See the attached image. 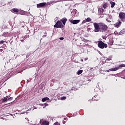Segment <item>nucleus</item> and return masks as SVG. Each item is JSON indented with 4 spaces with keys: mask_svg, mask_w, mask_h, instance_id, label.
Masks as SVG:
<instances>
[{
    "mask_svg": "<svg viewBox=\"0 0 125 125\" xmlns=\"http://www.w3.org/2000/svg\"><path fill=\"white\" fill-rule=\"evenodd\" d=\"M94 27V32L98 33V32H105L108 29V26L105 23L100 22L96 23L95 22L93 23Z\"/></svg>",
    "mask_w": 125,
    "mask_h": 125,
    "instance_id": "nucleus-1",
    "label": "nucleus"
},
{
    "mask_svg": "<svg viewBox=\"0 0 125 125\" xmlns=\"http://www.w3.org/2000/svg\"><path fill=\"white\" fill-rule=\"evenodd\" d=\"M98 46L99 47V48L103 49V48H107V47H108V45L104 43V42H102V41H100L98 42Z\"/></svg>",
    "mask_w": 125,
    "mask_h": 125,
    "instance_id": "nucleus-2",
    "label": "nucleus"
},
{
    "mask_svg": "<svg viewBox=\"0 0 125 125\" xmlns=\"http://www.w3.org/2000/svg\"><path fill=\"white\" fill-rule=\"evenodd\" d=\"M54 28H64V26L63 24H62V22L61 21H58L54 25Z\"/></svg>",
    "mask_w": 125,
    "mask_h": 125,
    "instance_id": "nucleus-3",
    "label": "nucleus"
},
{
    "mask_svg": "<svg viewBox=\"0 0 125 125\" xmlns=\"http://www.w3.org/2000/svg\"><path fill=\"white\" fill-rule=\"evenodd\" d=\"M119 18H120L122 22H125V13L124 12L119 13Z\"/></svg>",
    "mask_w": 125,
    "mask_h": 125,
    "instance_id": "nucleus-4",
    "label": "nucleus"
},
{
    "mask_svg": "<svg viewBox=\"0 0 125 125\" xmlns=\"http://www.w3.org/2000/svg\"><path fill=\"white\" fill-rule=\"evenodd\" d=\"M69 21L70 22V23H72V24L75 25L76 24H78V23H80V22L81 21V20H70Z\"/></svg>",
    "mask_w": 125,
    "mask_h": 125,
    "instance_id": "nucleus-5",
    "label": "nucleus"
},
{
    "mask_svg": "<svg viewBox=\"0 0 125 125\" xmlns=\"http://www.w3.org/2000/svg\"><path fill=\"white\" fill-rule=\"evenodd\" d=\"M45 5H46V2L40 3L37 4V8H40L41 7H43V6H45Z\"/></svg>",
    "mask_w": 125,
    "mask_h": 125,
    "instance_id": "nucleus-6",
    "label": "nucleus"
},
{
    "mask_svg": "<svg viewBox=\"0 0 125 125\" xmlns=\"http://www.w3.org/2000/svg\"><path fill=\"white\" fill-rule=\"evenodd\" d=\"M121 25H122V21H121L119 20L118 22L114 24V27H115L116 28H119L121 26Z\"/></svg>",
    "mask_w": 125,
    "mask_h": 125,
    "instance_id": "nucleus-7",
    "label": "nucleus"
},
{
    "mask_svg": "<svg viewBox=\"0 0 125 125\" xmlns=\"http://www.w3.org/2000/svg\"><path fill=\"white\" fill-rule=\"evenodd\" d=\"M119 67L117 66L115 68L109 69V70H107V72H115V71H118Z\"/></svg>",
    "mask_w": 125,
    "mask_h": 125,
    "instance_id": "nucleus-8",
    "label": "nucleus"
},
{
    "mask_svg": "<svg viewBox=\"0 0 125 125\" xmlns=\"http://www.w3.org/2000/svg\"><path fill=\"white\" fill-rule=\"evenodd\" d=\"M11 11L13 12V13H17V12H19L20 10L17 8H13L11 10Z\"/></svg>",
    "mask_w": 125,
    "mask_h": 125,
    "instance_id": "nucleus-9",
    "label": "nucleus"
},
{
    "mask_svg": "<svg viewBox=\"0 0 125 125\" xmlns=\"http://www.w3.org/2000/svg\"><path fill=\"white\" fill-rule=\"evenodd\" d=\"M60 21L61 22H62L63 25H65V24H66V22H67V18H63L62 19H61Z\"/></svg>",
    "mask_w": 125,
    "mask_h": 125,
    "instance_id": "nucleus-10",
    "label": "nucleus"
},
{
    "mask_svg": "<svg viewBox=\"0 0 125 125\" xmlns=\"http://www.w3.org/2000/svg\"><path fill=\"white\" fill-rule=\"evenodd\" d=\"M42 125H49V122L48 121H44L42 123Z\"/></svg>",
    "mask_w": 125,
    "mask_h": 125,
    "instance_id": "nucleus-11",
    "label": "nucleus"
},
{
    "mask_svg": "<svg viewBox=\"0 0 125 125\" xmlns=\"http://www.w3.org/2000/svg\"><path fill=\"white\" fill-rule=\"evenodd\" d=\"M110 3L111 4V8H113L115 5H116V3L115 2H113L112 1H110Z\"/></svg>",
    "mask_w": 125,
    "mask_h": 125,
    "instance_id": "nucleus-12",
    "label": "nucleus"
},
{
    "mask_svg": "<svg viewBox=\"0 0 125 125\" xmlns=\"http://www.w3.org/2000/svg\"><path fill=\"white\" fill-rule=\"evenodd\" d=\"M2 36L5 37H9V34L8 32H4L2 34Z\"/></svg>",
    "mask_w": 125,
    "mask_h": 125,
    "instance_id": "nucleus-13",
    "label": "nucleus"
},
{
    "mask_svg": "<svg viewBox=\"0 0 125 125\" xmlns=\"http://www.w3.org/2000/svg\"><path fill=\"white\" fill-rule=\"evenodd\" d=\"M90 21H91V19H90V18H87L86 21H83V22L85 23L86 22H90Z\"/></svg>",
    "mask_w": 125,
    "mask_h": 125,
    "instance_id": "nucleus-14",
    "label": "nucleus"
},
{
    "mask_svg": "<svg viewBox=\"0 0 125 125\" xmlns=\"http://www.w3.org/2000/svg\"><path fill=\"white\" fill-rule=\"evenodd\" d=\"M114 43V41L110 40L109 41V42H108V44L109 45H113V44Z\"/></svg>",
    "mask_w": 125,
    "mask_h": 125,
    "instance_id": "nucleus-15",
    "label": "nucleus"
},
{
    "mask_svg": "<svg viewBox=\"0 0 125 125\" xmlns=\"http://www.w3.org/2000/svg\"><path fill=\"white\" fill-rule=\"evenodd\" d=\"M46 100H49V98L45 97V98H42V102H45V101H46Z\"/></svg>",
    "mask_w": 125,
    "mask_h": 125,
    "instance_id": "nucleus-16",
    "label": "nucleus"
},
{
    "mask_svg": "<svg viewBox=\"0 0 125 125\" xmlns=\"http://www.w3.org/2000/svg\"><path fill=\"white\" fill-rule=\"evenodd\" d=\"M125 29H123L119 32V35H123V34H125Z\"/></svg>",
    "mask_w": 125,
    "mask_h": 125,
    "instance_id": "nucleus-17",
    "label": "nucleus"
},
{
    "mask_svg": "<svg viewBox=\"0 0 125 125\" xmlns=\"http://www.w3.org/2000/svg\"><path fill=\"white\" fill-rule=\"evenodd\" d=\"M82 73H83V70H80L77 72V75H81V74H82Z\"/></svg>",
    "mask_w": 125,
    "mask_h": 125,
    "instance_id": "nucleus-18",
    "label": "nucleus"
},
{
    "mask_svg": "<svg viewBox=\"0 0 125 125\" xmlns=\"http://www.w3.org/2000/svg\"><path fill=\"white\" fill-rule=\"evenodd\" d=\"M53 2H53V1L47 2V3H46V4L47 5H51V4H52V3H53Z\"/></svg>",
    "mask_w": 125,
    "mask_h": 125,
    "instance_id": "nucleus-19",
    "label": "nucleus"
},
{
    "mask_svg": "<svg viewBox=\"0 0 125 125\" xmlns=\"http://www.w3.org/2000/svg\"><path fill=\"white\" fill-rule=\"evenodd\" d=\"M7 101H8V99L6 98V97H4L2 100V102L3 103L6 102Z\"/></svg>",
    "mask_w": 125,
    "mask_h": 125,
    "instance_id": "nucleus-20",
    "label": "nucleus"
},
{
    "mask_svg": "<svg viewBox=\"0 0 125 125\" xmlns=\"http://www.w3.org/2000/svg\"><path fill=\"white\" fill-rule=\"evenodd\" d=\"M119 68H123L124 67L125 68V64H122L119 65Z\"/></svg>",
    "mask_w": 125,
    "mask_h": 125,
    "instance_id": "nucleus-21",
    "label": "nucleus"
},
{
    "mask_svg": "<svg viewBox=\"0 0 125 125\" xmlns=\"http://www.w3.org/2000/svg\"><path fill=\"white\" fill-rule=\"evenodd\" d=\"M103 7L104 8V9L106 8V7H107V3H105L103 5Z\"/></svg>",
    "mask_w": 125,
    "mask_h": 125,
    "instance_id": "nucleus-22",
    "label": "nucleus"
},
{
    "mask_svg": "<svg viewBox=\"0 0 125 125\" xmlns=\"http://www.w3.org/2000/svg\"><path fill=\"white\" fill-rule=\"evenodd\" d=\"M67 99V98L66 97H61V100H66Z\"/></svg>",
    "mask_w": 125,
    "mask_h": 125,
    "instance_id": "nucleus-23",
    "label": "nucleus"
},
{
    "mask_svg": "<svg viewBox=\"0 0 125 125\" xmlns=\"http://www.w3.org/2000/svg\"><path fill=\"white\" fill-rule=\"evenodd\" d=\"M13 99V97H10L8 99V101H11Z\"/></svg>",
    "mask_w": 125,
    "mask_h": 125,
    "instance_id": "nucleus-24",
    "label": "nucleus"
},
{
    "mask_svg": "<svg viewBox=\"0 0 125 125\" xmlns=\"http://www.w3.org/2000/svg\"><path fill=\"white\" fill-rule=\"evenodd\" d=\"M3 42H4V41L3 40L0 41V44H2Z\"/></svg>",
    "mask_w": 125,
    "mask_h": 125,
    "instance_id": "nucleus-25",
    "label": "nucleus"
},
{
    "mask_svg": "<svg viewBox=\"0 0 125 125\" xmlns=\"http://www.w3.org/2000/svg\"><path fill=\"white\" fill-rule=\"evenodd\" d=\"M54 125H60V124L57 122L54 124Z\"/></svg>",
    "mask_w": 125,
    "mask_h": 125,
    "instance_id": "nucleus-26",
    "label": "nucleus"
},
{
    "mask_svg": "<svg viewBox=\"0 0 125 125\" xmlns=\"http://www.w3.org/2000/svg\"><path fill=\"white\" fill-rule=\"evenodd\" d=\"M60 40H61V41H63V40H64V38L61 37V38H60Z\"/></svg>",
    "mask_w": 125,
    "mask_h": 125,
    "instance_id": "nucleus-27",
    "label": "nucleus"
},
{
    "mask_svg": "<svg viewBox=\"0 0 125 125\" xmlns=\"http://www.w3.org/2000/svg\"><path fill=\"white\" fill-rule=\"evenodd\" d=\"M81 61H82V62H83V59H81Z\"/></svg>",
    "mask_w": 125,
    "mask_h": 125,
    "instance_id": "nucleus-28",
    "label": "nucleus"
},
{
    "mask_svg": "<svg viewBox=\"0 0 125 125\" xmlns=\"http://www.w3.org/2000/svg\"><path fill=\"white\" fill-rule=\"evenodd\" d=\"M87 59H88V58H85V59H84V61H86V60H87Z\"/></svg>",
    "mask_w": 125,
    "mask_h": 125,
    "instance_id": "nucleus-29",
    "label": "nucleus"
},
{
    "mask_svg": "<svg viewBox=\"0 0 125 125\" xmlns=\"http://www.w3.org/2000/svg\"><path fill=\"white\" fill-rule=\"evenodd\" d=\"M0 52H2V49H0Z\"/></svg>",
    "mask_w": 125,
    "mask_h": 125,
    "instance_id": "nucleus-30",
    "label": "nucleus"
},
{
    "mask_svg": "<svg viewBox=\"0 0 125 125\" xmlns=\"http://www.w3.org/2000/svg\"><path fill=\"white\" fill-rule=\"evenodd\" d=\"M47 33L46 31H45V32L44 33V35H46Z\"/></svg>",
    "mask_w": 125,
    "mask_h": 125,
    "instance_id": "nucleus-31",
    "label": "nucleus"
},
{
    "mask_svg": "<svg viewBox=\"0 0 125 125\" xmlns=\"http://www.w3.org/2000/svg\"><path fill=\"white\" fill-rule=\"evenodd\" d=\"M84 42H86V40H85V39L84 40Z\"/></svg>",
    "mask_w": 125,
    "mask_h": 125,
    "instance_id": "nucleus-32",
    "label": "nucleus"
},
{
    "mask_svg": "<svg viewBox=\"0 0 125 125\" xmlns=\"http://www.w3.org/2000/svg\"><path fill=\"white\" fill-rule=\"evenodd\" d=\"M47 105H48V104H45V106H47Z\"/></svg>",
    "mask_w": 125,
    "mask_h": 125,
    "instance_id": "nucleus-33",
    "label": "nucleus"
},
{
    "mask_svg": "<svg viewBox=\"0 0 125 125\" xmlns=\"http://www.w3.org/2000/svg\"><path fill=\"white\" fill-rule=\"evenodd\" d=\"M45 37H46V35H44Z\"/></svg>",
    "mask_w": 125,
    "mask_h": 125,
    "instance_id": "nucleus-34",
    "label": "nucleus"
}]
</instances>
